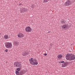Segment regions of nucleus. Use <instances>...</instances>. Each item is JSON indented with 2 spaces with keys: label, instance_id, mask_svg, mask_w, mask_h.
Returning <instances> with one entry per match:
<instances>
[{
  "label": "nucleus",
  "instance_id": "1",
  "mask_svg": "<svg viewBox=\"0 0 75 75\" xmlns=\"http://www.w3.org/2000/svg\"><path fill=\"white\" fill-rule=\"evenodd\" d=\"M66 59L69 61L75 60V55L71 54H67L66 56Z\"/></svg>",
  "mask_w": 75,
  "mask_h": 75
},
{
  "label": "nucleus",
  "instance_id": "2",
  "mask_svg": "<svg viewBox=\"0 0 75 75\" xmlns=\"http://www.w3.org/2000/svg\"><path fill=\"white\" fill-rule=\"evenodd\" d=\"M29 62L30 64L33 65H37L38 64V63L37 60L35 59H33V58H30L29 59Z\"/></svg>",
  "mask_w": 75,
  "mask_h": 75
},
{
  "label": "nucleus",
  "instance_id": "3",
  "mask_svg": "<svg viewBox=\"0 0 75 75\" xmlns=\"http://www.w3.org/2000/svg\"><path fill=\"white\" fill-rule=\"evenodd\" d=\"M5 46L7 48H11L12 47V43L9 42H7L5 44Z\"/></svg>",
  "mask_w": 75,
  "mask_h": 75
},
{
  "label": "nucleus",
  "instance_id": "4",
  "mask_svg": "<svg viewBox=\"0 0 75 75\" xmlns=\"http://www.w3.org/2000/svg\"><path fill=\"white\" fill-rule=\"evenodd\" d=\"M25 71L24 70H22L21 71L20 73L18 71H16V75H23V74H25Z\"/></svg>",
  "mask_w": 75,
  "mask_h": 75
},
{
  "label": "nucleus",
  "instance_id": "5",
  "mask_svg": "<svg viewBox=\"0 0 75 75\" xmlns=\"http://www.w3.org/2000/svg\"><path fill=\"white\" fill-rule=\"evenodd\" d=\"M25 31L27 33H31L32 31V29L30 27L27 26L25 28Z\"/></svg>",
  "mask_w": 75,
  "mask_h": 75
},
{
  "label": "nucleus",
  "instance_id": "6",
  "mask_svg": "<svg viewBox=\"0 0 75 75\" xmlns=\"http://www.w3.org/2000/svg\"><path fill=\"white\" fill-rule=\"evenodd\" d=\"M71 4V1L67 0L64 3V5L66 6H69Z\"/></svg>",
  "mask_w": 75,
  "mask_h": 75
},
{
  "label": "nucleus",
  "instance_id": "7",
  "mask_svg": "<svg viewBox=\"0 0 75 75\" xmlns=\"http://www.w3.org/2000/svg\"><path fill=\"white\" fill-rule=\"evenodd\" d=\"M68 25L65 24L61 26L60 28L62 30H64V29H67V28H68Z\"/></svg>",
  "mask_w": 75,
  "mask_h": 75
},
{
  "label": "nucleus",
  "instance_id": "8",
  "mask_svg": "<svg viewBox=\"0 0 75 75\" xmlns=\"http://www.w3.org/2000/svg\"><path fill=\"white\" fill-rule=\"evenodd\" d=\"M14 64L16 67H20L21 65V63L20 62H15Z\"/></svg>",
  "mask_w": 75,
  "mask_h": 75
},
{
  "label": "nucleus",
  "instance_id": "9",
  "mask_svg": "<svg viewBox=\"0 0 75 75\" xmlns=\"http://www.w3.org/2000/svg\"><path fill=\"white\" fill-rule=\"evenodd\" d=\"M17 36L18 38H23V37H24V34L22 33H20L19 34H18Z\"/></svg>",
  "mask_w": 75,
  "mask_h": 75
},
{
  "label": "nucleus",
  "instance_id": "10",
  "mask_svg": "<svg viewBox=\"0 0 75 75\" xmlns=\"http://www.w3.org/2000/svg\"><path fill=\"white\" fill-rule=\"evenodd\" d=\"M68 65V63L67 62H66L62 64V67L63 68L67 67V65Z\"/></svg>",
  "mask_w": 75,
  "mask_h": 75
},
{
  "label": "nucleus",
  "instance_id": "11",
  "mask_svg": "<svg viewBox=\"0 0 75 75\" xmlns=\"http://www.w3.org/2000/svg\"><path fill=\"white\" fill-rule=\"evenodd\" d=\"M9 38V37L7 35H5L4 36V39H5V40H7Z\"/></svg>",
  "mask_w": 75,
  "mask_h": 75
},
{
  "label": "nucleus",
  "instance_id": "12",
  "mask_svg": "<svg viewBox=\"0 0 75 75\" xmlns=\"http://www.w3.org/2000/svg\"><path fill=\"white\" fill-rule=\"evenodd\" d=\"M62 57V55L60 54H59L57 56V58L59 59H61Z\"/></svg>",
  "mask_w": 75,
  "mask_h": 75
},
{
  "label": "nucleus",
  "instance_id": "13",
  "mask_svg": "<svg viewBox=\"0 0 75 75\" xmlns=\"http://www.w3.org/2000/svg\"><path fill=\"white\" fill-rule=\"evenodd\" d=\"M23 10L24 12L27 11L28 10L26 8H23Z\"/></svg>",
  "mask_w": 75,
  "mask_h": 75
},
{
  "label": "nucleus",
  "instance_id": "14",
  "mask_svg": "<svg viewBox=\"0 0 75 75\" xmlns=\"http://www.w3.org/2000/svg\"><path fill=\"white\" fill-rule=\"evenodd\" d=\"M14 44H15L17 46L18 45V43L17 42H15L14 43Z\"/></svg>",
  "mask_w": 75,
  "mask_h": 75
},
{
  "label": "nucleus",
  "instance_id": "15",
  "mask_svg": "<svg viewBox=\"0 0 75 75\" xmlns=\"http://www.w3.org/2000/svg\"><path fill=\"white\" fill-rule=\"evenodd\" d=\"M61 22L63 24L65 23V21L63 20L61 21Z\"/></svg>",
  "mask_w": 75,
  "mask_h": 75
},
{
  "label": "nucleus",
  "instance_id": "16",
  "mask_svg": "<svg viewBox=\"0 0 75 75\" xmlns=\"http://www.w3.org/2000/svg\"><path fill=\"white\" fill-rule=\"evenodd\" d=\"M49 1V0H43V2L44 3H46L48 2Z\"/></svg>",
  "mask_w": 75,
  "mask_h": 75
},
{
  "label": "nucleus",
  "instance_id": "17",
  "mask_svg": "<svg viewBox=\"0 0 75 75\" xmlns=\"http://www.w3.org/2000/svg\"><path fill=\"white\" fill-rule=\"evenodd\" d=\"M17 70L18 71H20V68H18L17 69Z\"/></svg>",
  "mask_w": 75,
  "mask_h": 75
},
{
  "label": "nucleus",
  "instance_id": "18",
  "mask_svg": "<svg viewBox=\"0 0 75 75\" xmlns=\"http://www.w3.org/2000/svg\"><path fill=\"white\" fill-rule=\"evenodd\" d=\"M64 61L59 62V63L60 64V63H64Z\"/></svg>",
  "mask_w": 75,
  "mask_h": 75
},
{
  "label": "nucleus",
  "instance_id": "19",
  "mask_svg": "<svg viewBox=\"0 0 75 75\" xmlns=\"http://www.w3.org/2000/svg\"><path fill=\"white\" fill-rule=\"evenodd\" d=\"M25 55H26V54H24V52L23 53V56H25Z\"/></svg>",
  "mask_w": 75,
  "mask_h": 75
},
{
  "label": "nucleus",
  "instance_id": "20",
  "mask_svg": "<svg viewBox=\"0 0 75 75\" xmlns=\"http://www.w3.org/2000/svg\"><path fill=\"white\" fill-rule=\"evenodd\" d=\"M7 51H8V49H6L5 50V52H7Z\"/></svg>",
  "mask_w": 75,
  "mask_h": 75
},
{
  "label": "nucleus",
  "instance_id": "21",
  "mask_svg": "<svg viewBox=\"0 0 75 75\" xmlns=\"http://www.w3.org/2000/svg\"><path fill=\"white\" fill-rule=\"evenodd\" d=\"M44 55H45V56H46V55H47V54L46 53L44 54Z\"/></svg>",
  "mask_w": 75,
  "mask_h": 75
},
{
  "label": "nucleus",
  "instance_id": "22",
  "mask_svg": "<svg viewBox=\"0 0 75 75\" xmlns=\"http://www.w3.org/2000/svg\"><path fill=\"white\" fill-rule=\"evenodd\" d=\"M32 8H33L34 7L33 6H32Z\"/></svg>",
  "mask_w": 75,
  "mask_h": 75
},
{
  "label": "nucleus",
  "instance_id": "23",
  "mask_svg": "<svg viewBox=\"0 0 75 75\" xmlns=\"http://www.w3.org/2000/svg\"><path fill=\"white\" fill-rule=\"evenodd\" d=\"M48 33H50V32L49 31L48 32Z\"/></svg>",
  "mask_w": 75,
  "mask_h": 75
},
{
  "label": "nucleus",
  "instance_id": "24",
  "mask_svg": "<svg viewBox=\"0 0 75 75\" xmlns=\"http://www.w3.org/2000/svg\"><path fill=\"white\" fill-rule=\"evenodd\" d=\"M19 5H21V4H19Z\"/></svg>",
  "mask_w": 75,
  "mask_h": 75
}]
</instances>
